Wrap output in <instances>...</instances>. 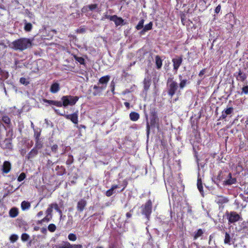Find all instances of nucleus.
<instances>
[{
  "mask_svg": "<svg viewBox=\"0 0 248 248\" xmlns=\"http://www.w3.org/2000/svg\"><path fill=\"white\" fill-rule=\"evenodd\" d=\"M9 239L11 242L14 243L17 240V239H18V236L16 234H13L10 236Z\"/></svg>",
  "mask_w": 248,
  "mask_h": 248,
  "instance_id": "nucleus-44",
  "label": "nucleus"
},
{
  "mask_svg": "<svg viewBox=\"0 0 248 248\" xmlns=\"http://www.w3.org/2000/svg\"><path fill=\"white\" fill-rule=\"evenodd\" d=\"M182 62L183 58L182 56L172 59V62L173 63V70L175 71L176 73L177 72L178 69L182 64Z\"/></svg>",
  "mask_w": 248,
  "mask_h": 248,
  "instance_id": "nucleus-10",
  "label": "nucleus"
},
{
  "mask_svg": "<svg viewBox=\"0 0 248 248\" xmlns=\"http://www.w3.org/2000/svg\"><path fill=\"white\" fill-rule=\"evenodd\" d=\"M243 94H248V85H246L242 87L241 94L242 95Z\"/></svg>",
  "mask_w": 248,
  "mask_h": 248,
  "instance_id": "nucleus-50",
  "label": "nucleus"
},
{
  "mask_svg": "<svg viewBox=\"0 0 248 248\" xmlns=\"http://www.w3.org/2000/svg\"><path fill=\"white\" fill-rule=\"evenodd\" d=\"M151 78L149 76L145 78L143 80V88L144 90L147 92L150 88L151 84Z\"/></svg>",
  "mask_w": 248,
  "mask_h": 248,
  "instance_id": "nucleus-19",
  "label": "nucleus"
},
{
  "mask_svg": "<svg viewBox=\"0 0 248 248\" xmlns=\"http://www.w3.org/2000/svg\"><path fill=\"white\" fill-rule=\"evenodd\" d=\"M113 22H114L116 27L125 24V23L124 22V20L122 17H119L117 15L115 16V18H114Z\"/></svg>",
  "mask_w": 248,
  "mask_h": 248,
  "instance_id": "nucleus-24",
  "label": "nucleus"
},
{
  "mask_svg": "<svg viewBox=\"0 0 248 248\" xmlns=\"http://www.w3.org/2000/svg\"><path fill=\"white\" fill-rule=\"evenodd\" d=\"M87 205V201L84 199H80L77 203V209L79 213L82 212Z\"/></svg>",
  "mask_w": 248,
  "mask_h": 248,
  "instance_id": "nucleus-11",
  "label": "nucleus"
},
{
  "mask_svg": "<svg viewBox=\"0 0 248 248\" xmlns=\"http://www.w3.org/2000/svg\"><path fill=\"white\" fill-rule=\"evenodd\" d=\"M153 26V23L152 21H150L149 23L146 24L144 26L143 29L140 31V35H142L145 34V33L150 31L152 29Z\"/></svg>",
  "mask_w": 248,
  "mask_h": 248,
  "instance_id": "nucleus-18",
  "label": "nucleus"
},
{
  "mask_svg": "<svg viewBox=\"0 0 248 248\" xmlns=\"http://www.w3.org/2000/svg\"><path fill=\"white\" fill-rule=\"evenodd\" d=\"M77 127L79 129V130H80L82 128H83V129H86V127L85 125H83V124H80V125H77Z\"/></svg>",
  "mask_w": 248,
  "mask_h": 248,
  "instance_id": "nucleus-60",
  "label": "nucleus"
},
{
  "mask_svg": "<svg viewBox=\"0 0 248 248\" xmlns=\"http://www.w3.org/2000/svg\"><path fill=\"white\" fill-rule=\"evenodd\" d=\"M141 213L144 215L147 220L149 221L152 212V202L151 200H148L145 204L142 205Z\"/></svg>",
  "mask_w": 248,
  "mask_h": 248,
  "instance_id": "nucleus-5",
  "label": "nucleus"
},
{
  "mask_svg": "<svg viewBox=\"0 0 248 248\" xmlns=\"http://www.w3.org/2000/svg\"><path fill=\"white\" fill-rule=\"evenodd\" d=\"M236 182V179L235 178H232V173H229L228 176V179L223 181V184L224 186H230L232 184H235Z\"/></svg>",
  "mask_w": 248,
  "mask_h": 248,
  "instance_id": "nucleus-13",
  "label": "nucleus"
},
{
  "mask_svg": "<svg viewBox=\"0 0 248 248\" xmlns=\"http://www.w3.org/2000/svg\"><path fill=\"white\" fill-rule=\"evenodd\" d=\"M31 206L30 202L28 201H24L21 203V208L23 211L29 209Z\"/></svg>",
  "mask_w": 248,
  "mask_h": 248,
  "instance_id": "nucleus-29",
  "label": "nucleus"
},
{
  "mask_svg": "<svg viewBox=\"0 0 248 248\" xmlns=\"http://www.w3.org/2000/svg\"><path fill=\"white\" fill-rule=\"evenodd\" d=\"M182 78L183 77L181 75H179V79L180 80L179 86L180 88L182 89L185 88L186 84L189 83V82L186 79H183Z\"/></svg>",
  "mask_w": 248,
  "mask_h": 248,
  "instance_id": "nucleus-25",
  "label": "nucleus"
},
{
  "mask_svg": "<svg viewBox=\"0 0 248 248\" xmlns=\"http://www.w3.org/2000/svg\"><path fill=\"white\" fill-rule=\"evenodd\" d=\"M26 174L24 172H22L20 173L19 176L17 178V181L18 182H21L24 180L26 178Z\"/></svg>",
  "mask_w": 248,
  "mask_h": 248,
  "instance_id": "nucleus-49",
  "label": "nucleus"
},
{
  "mask_svg": "<svg viewBox=\"0 0 248 248\" xmlns=\"http://www.w3.org/2000/svg\"><path fill=\"white\" fill-rule=\"evenodd\" d=\"M20 82L25 85H27L30 83L29 81L25 78L22 77L20 78Z\"/></svg>",
  "mask_w": 248,
  "mask_h": 248,
  "instance_id": "nucleus-45",
  "label": "nucleus"
},
{
  "mask_svg": "<svg viewBox=\"0 0 248 248\" xmlns=\"http://www.w3.org/2000/svg\"><path fill=\"white\" fill-rule=\"evenodd\" d=\"M52 108H53L54 111H55V112L60 116H62V114H65V111H63L62 112H60L59 109H56L53 107Z\"/></svg>",
  "mask_w": 248,
  "mask_h": 248,
  "instance_id": "nucleus-53",
  "label": "nucleus"
},
{
  "mask_svg": "<svg viewBox=\"0 0 248 248\" xmlns=\"http://www.w3.org/2000/svg\"><path fill=\"white\" fill-rule=\"evenodd\" d=\"M234 76L235 77L237 81L242 82H244L247 78L246 73L242 71L240 69H239L238 72H235L234 74Z\"/></svg>",
  "mask_w": 248,
  "mask_h": 248,
  "instance_id": "nucleus-9",
  "label": "nucleus"
},
{
  "mask_svg": "<svg viewBox=\"0 0 248 248\" xmlns=\"http://www.w3.org/2000/svg\"><path fill=\"white\" fill-rule=\"evenodd\" d=\"M29 235L26 233H23L21 235V240L23 241H27L29 239Z\"/></svg>",
  "mask_w": 248,
  "mask_h": 248,
  "instance_id": "nucleus-47",
  "label": "nucleus"
},
{
  "mask_svg": "<svg viewBox=\"0 0 248 248\" xmlns=\"http://www.w3.org/2000/svg\"><path fill=\"white\" fill-rule=\"evenodd\" d=\"M58 148V145L57 144H54L52 146L51 149L52 152L56 153L57 152Z\"/></svg>",
  "mask_w": 248,
  "mask_h": 248,
  "instance_id": "nucleus-54",
  "label": "nucleus"
},
{
  "mask_svg": "<svg viewBox=\"0 0 248 248\" xmlns=\"http://www.w3.org/2000/svg\"><path fill=\"white\" fill-rule=\"evenodd\" d=\"M225 217L228 221V224H234L235 222L242 220V218L236 212L227 211L225 214Z\"/></svg>",
  "mask_w": 248,
  "mask_h": 248,
  "instance_id": "nucleus-6",
  "label": "nucleus"
},
{
  "mask_svg": "<svg viewBox=\"0 0 248 248\" xmlns=\"http://www.w3.org/2000/svg\"><path fill=\"white\" fill-rule=\"evenodd\" d=\"M220 10H221V5L220 4H219L215 8V13L216 14H218L220 11Z\"/></svg>",
  "mask_w": 248,
  "mask_h": 248,
  "instance_id": "nucleus-56",
  "label": "nucleus"
},
{
  "mask_svg": "<svg viewBox=\"0 0 248 248\" xmlns=\"http://www.w3.org/2000/svg\"><path fill=\"white\" fill-rule=\"evenodd\" d=\"M230 241H231V237L230 235V234L226 232L225 235V238L224 240V242L225 244H230Z\"/></svg>",
  "mask_w": 248,
  "mask_h": 248,
  "instance_id": "nucleus-39",
  "label": "nucleus"
},
{
  "mask_svg": "<svg viewBox=\"0 0 248 248\" xmlns=\"http://www.w3.org/2000/svg\"><path fill=\"white\" fill-rule=\"evenodd\" d=\"M79 97L77 96L64 95L61 98L62 102L60 101L47 100L46 99H44L43 102L58 107H62V106L66 107L67 106L75 105Z\"/></svg>",
  "mask_w": 248,
  "mask_h": 248,
  "instance_id": "nucleus-1",
  "label": "nucleus"
},
{
  "mask_svg": "<svg viewBox=\"0 0 248 248\" xmlns=\"http://www.w3.org/2000/svg\"><path fill=\"white\" fill-rule=\"evenodd\" d=\"M13 130L12 128L10 129L6 133V136L10 137L8 138H6L4 140V146L3 147L4 149L12 150L13 149V144H12V139L13 136Z\"/></svg>",
  "mask_w": 248,
  "mask_h": 248,
  "instance_id": "nucleus-7",
  "label": "nucleus"
},
{
  "mask_svg": "<svg viewBox=\"0 0 248 248\" xmlns=\"http://www.w3.org/2000/svg\"><path fill=\"white\" fill-rule=\"evenodd\" d=\"M89 10V8L88 7V5L85 6H84V7L81 9V12H82V13H86V12H88Z\"/></svg>",
  "mask_w": 248,
  "mask_h": 248,
  "instance_id": "nucleus-57",
  "label": "nucleus"
},
{
  "mask_svg": "<svg viewBox=\"0 0 248 248\" xmlns=\"http://www.w3.org/2000/svg\"><path fill=\"white\" fill-rule=\"evenodd\" d=\"M146 134L148 136L150 132V127H159V119L157 116L156 112L155 111H153L151 113L150 123L148 122V116L146 115Z\"/></svg>",
  "mask_w": 248,
  "mask_h": 248,
  "instance_id": "nucleus-3",
  "label": "nucleus"
},
{
  "mask_svg": "<svg viewBox=\"0 0 248 248\" xmlns=\"http://www.w3.org/2000/svg\"><path fill=\"white\" fill-rule=\"evenodd\" d=\"M85 31V29L84 28H80L77 30L78 33H83Z\"/></svg>",
  "mask_w": 248,
  "mask_h": 248,
  "instance_id": "nucleus-59",
  "label": "nucleus"
},
{
  "mask_svg": "<svg viewBox=\"0 0 248 248\" xmlns=\"http://www.w3.org/2000/svg\"><path fill=\"white\" fill-rule=\"evenodd\" d=\"M60 84L57 81H55L52 83L50 86L49 91L52 93H56L60 90Z\"/></svg>",
  "mask_w": 248,
  "mask_h": 248,
  "instance_id": "nucleus-15",
  "label": "nucleus"
},
{
  "mask_svg": "<svg viewBox=\"0 0 248 248\" xmlns=\"http://www.w3.org/2000/svg\"><path fill=\"white\" fill-rule=\"evenodd\" d=\"M11 170V164L8 161H5L2 166L1 170L3 173H9Z\"/></svg>",
  "mask_w": 248,
  "mask_h": 248,
  "instance_id": "nucleus-16",
  "label": "nucleus"
},
{
  "mask_svg": "<svg viewBox=\"0 0 248 248\" xmlns=\"http://www.w3.org/2000/svg\"><path fill=\"white\" fill-rule=\"evenodd\" d=\"M19 214V210L16 207H13L11 208L9 212V215L12 218L16 217Z\"/></svg>",
  "mask_w": 248,
  "mask_h": 248,
  "instance_id": "nucleus-20",
  "label": "nucleus"
},
{
  "mask_svg": "<svg viewBox=\"0 0 248 248\" xmlns=\"http://www.w3.org/2000/svg\"><path fill=\"white\" fill-rule=\"evenodd\" d=\"M155 60L157 69H160L162 65V60H161L160 57L158 55L156 56L155 57Z\"/></svg>",
  "mask_w": 248,
  "mask_h": 248,
  "instance_id": "nucleus-30",
  "label": "nucleus"
},
{
  "mask_svg": "<svg viewBox=\"0 0 248 248\" xmlns=\"http://www.w3.org/2000/svg\"><path fill=\"white\" fill-rule=\"evenodd\" d=\"M68 241H62V243L55 246V248H69Z\"/></svg>",
  "mask_w": 248,
  "mask_h": 248,
  "instance_id": "nucleus-35",
  "label": "nucleus"
},
{
  "mask_svg": "<svg viewBox=\"0 0 248 248\" xmlns=\"http://www.w3.org/2000/svg\"><path fill=\"white\" fill-rule=\"evenodd\" d=\"M98 7L97 4H92L88 5V7L90 11H93L97 9Z\"/></svg>",
  "mask_w": 248,
  "mask_h": 248,
  "instance_id": "nucleus-48",
  "label": "nucleus"
},
{
  "mask_svg": "<svg viewBox=\"0 0 248 248\" xmlns=\"http://www.w3.org/2000/svg\"><path fill=\"white\" fill-rule=\"evenodd\" d=\"M203 234V231L202 229H199L197 232H194L193 235V239L194 240L197 239L199 237L202 236Z\"/></svg>",
  "mask_w": 248,
  "mask_h": 248,
  "instance_id": "nucleus-31",
  "label": "nucleus"
},
{
  "mask_svg": "<svg viewBox=\"0 0 248 248\" xmlns=\"http://www.w3.org/2000/svg\"><path fill=\"white\" fill-rule=\"evenodd\" d=\"M109 79L110 76L109 75L103 76L99 79L98 84H102V86H107V83L109 81Z\"/></svg>",
  "mask_w": 248,
  "mask_h": 248,
  "instance_id": "nucleus-23",
  "label": "nucleus"
},
{
  "mask_svg": "<svg viewBox=\"0 0 248 248\" xmlns=\"http://www.w3.org/2000/svg\"><path fill=\"white\" fill-rule=\"evenodd\" d=\"M72 55L77 62H79L80 64L85 65V60L83 58L78 57L75 54H72Z\"/></svg>",
  "mask_w": 248,
  "mask_h": 248,
  "instance_id": "nucleus-32",
  "label": "nucleus"
},
{
  "mask_svg": "<svg viewBox=\"0 0 248 248\" xmlns=\"http://www.w3.org/2000/svg\"><path fill=\"white\" fill-rule=\"evenodd\" d=\"M43 147V143L40 140H35V146L33 147L37 150L41 149Z\"/></svg>",
  "mask_w": 248,
  "mask_h": 248,
  "instance_id": "nucleus-38",
  "label": "nucleus"
},
{
  "mask_svg": "<svg viewBox=\"0 0 248 248\" xmlns=\"http://www.w3.org/2000/svg\"><path fill=\"white\" fill-rule=\"evenodd\" d=\"M197 187L200 192L202 194L203 193V189L202 186V183L201 178H198L197 180Z\"/></svg>",
  "mask_w": 248,
  "mask_h": 248,
  "instance_id": "nucleus-33",
  "label": "nucleus"
},
{
  "mask_svg": "<svg viewBox=\"0 0 248 248\" xmlns=\"http://www.w3.org/2000/svg\"><path fill=\"white\" fill-rule=\"evenodd\" d=\"M69 248H82V245L81 244H72L68 242Z\"/></svg>",
  "mask_w": 248,
  "mask_h": 248,
  "instance_id": "nucleus-43",
  "label": "nucleus"
},
{
  "mask_svg": "<svg viewBox=\"0 0 248 248\" xmlns=\"http://www.w3.org/2000/svg\"><path fill=\"white\" fill-rule=\"evenodd\" d=\"M144 21L145 20L144 19H141L140 20L138 24L135 27V28L137 30H141L143 29L144 27Z\"/></svg>",
  "mask_w": 248,
  "mask_h": 248,
  "instance_id": "nucleus-34",
  "label": "nucleus"
},
{
  "mask_svg": "<svg viewBox=\"0 0 248 248\" xmlns=\"http://www.w3.org/2000/svg\"><path fill=\"white\" fill-rule=\"evenodd\" d=\"M119 186H118V185H112L111 187V188L108 190L106 192V195L107 196V197H110L111 196V195H112V194H113L114 193V190L118 188Z\"/></svg>",
  "mask_w": 248,
  "mask_h": 248,
  "instance_id": "nucleus-28",
  "label": "nucleus"
},
{
  "mask_svg": "<svg viewBox=\"0 0 248 248\" xmlns=\"http://www.w3.org/2000/svg\"><path fill=\"white\" fill-rule=\"evenodd\" d=\"M38 153V150L36 149L33 148L31 151L28 153L27 158L28 159H30L33 158L35 157Z\"/></svg>",
  "mask_w": 248,
  "mask_h": 248,
  "instance_id": "nucleus-26",
  "label": "nucleus"
},
{
  "mask_svg": "<svg viewBox=\"0 0 248 248\" xmlns=\"http://www.w3.org/2000/svg\"><path fill=\"white\" fill-rule=\"evenodd\" d=\"M229 202L228 199L223 196H217L216 197L215 202L219 205H222L223 204Z\"/></svg>",
  "mask_w": 248,
  "mask_h": 248,
  "instance_id": "nucleus-14",
  "label": "nucleus"
},
{
  "mask_svg": "<svg viewBox=\"0 0 248 248\" xmlns=\"http://www.w3.org/2000/svg\"><path fill=\"white\" fill-rule=\"evenodd\" d=\"M167 86L168 94L171 97L175 94L179 87L177 82L173 80V77L168 78Z\"/></svg>",
  "mask_w": 248,
  "mask_h": 248,
  "instance_id": "nucleus-4",
  "label": "nucleus"
},
{
  "mask_svg": "<svg viewBox=\"0 0 248 248\" xmlns=\"http://www.w3.org/2000/svg\"><path fill=\"white\" fill-rule=\"evenodd\" d=\"M49 220V218L48 217L47 215L42 219V221H44V222H48Z\"/></svg>",
  "mask_w": 248,
  "mask_h": 248,
  "instance_id": "nucleus-64",
  "label": "nucleus"
},
{
  "mask_svg": "<svg viewBox=\"0 0 248 248\" xmlns=\"http://www.w3.org/2000/svg\"><path fill=\"white\" fill-rule=\"evenodd\" d=\"M68 238L71 241H75L77 239V237L75 233H70L68 235Z\"/></svg>",
  "mask_w": 248,
  "mask_h": 248,
  "instance_id": "nucleus-42",
  "label": "nucleus"
},
{
  "mask_svg": "<svg viewBox=\"0 0 248 248\" xmlns=\"http://www.w3.org/2000/svg\"><path fill=\"white\" fill-rule=\"evenodd\" d=\"M130 119L133 122L138 121L140 118V114L136 112H131L129 114Z\"/></svg>",
  "mask_w": 248,
  "mask_h": 248,
  "instance_id": "nucleus-27",
  "label": "nucleus"
},
{
  "mask_svg": "<svg viewBox=\"0 0 248 248\" xmlns=\"http://www.w3.org/2000/svg\"><path fill=\"white\" fill-rule=\"evenodd\" d=\"M206 71V68H203L202 70H201L199 73V76L202 77L203 75L205 73Z\"/></svg>",
  "mask_w": 248,
  "mask_h": 248,
  "instance_id": "nucleus-55",
  "label": "nucleus"
},
{
  "mask_svg": "<svg viewBox=\"0 0 248 248\" xmlns=\"http://www.w3.org/2000/svg\"><path fill=\"white\" fill-rule=\"evenodd\" d=\"M1 121L7 125V127L11 129L12 123L11 119L6 115H3L1 117Z\"/></svg>",
  "mask_w": 248,
  "mask_h": 248,
  "instance_id": "nucleus-22",
  "label": "nucleus"
},
{
  "mask_svg": "<svg viewBox=\"0 0 248 248\" xmlns=\"http://www.w3.org/2000/svg\"><path fill=\"white\" fill-rule=\"evenodd\" d=\"M234 108L232 107L227 108L226 109L223 110L222 112V114L219 117V120H223L226 119L228 115L232 114L233 112Z\"/></svg>",
  "mask_w": 248,
  "mask_h": 248,
  "instance_id": "nucleus-12",
  "label": "nucleus"
},
{
  "mask_svg": "<svg viewBox=\"0 0 248 248\" xmlns=\"http://www.w3.org/2000/svg\"><path fill=\"white\" fill-rule=\"evenodd\" d=\"M109 16V15H108L107 13H105L104 14L103 16L102 17L101 20H103L105 19H108V18Z\"/></svg>",
  "mask_w": 248,
  "mask_h": 248,
  "instance_id": "nucleus-62",
  "label": "nucleus"
},
{
  "mask_svg": "<svg viewBox=\"0 0 248 248\" xmlns=\"http://www.w3.org/2000/svg\"><path fill=\"white\" fill-rule=\"evenodd\" d=\"M115 16H116V15H114L113 16L109 15V16L108 17V19H109L110 21H113V20H114V18H115Z\"/></svg>",
  "mask_w": 248,
  "mask_h": 248,
  "instance_id": "nucleus-63",
  "label": "nucleus"
},
{
  "mask_svg": "<svg viewBox=\"0 0 248 248\" xmlns=\"http://www.w3.org/2000/svg\"><path fill=\"white\" fill-rule=\"evenodd\" d=\"M40 136V132H35L34 133L35 140H40V139H39Z\"/></svg>",
  "mask_w": 248,
  "mask_h": 248,
  "instance_id": "nucleus-58",
  "label": "nucleus"
},
{
  "mask_svg": "<svg viewBox=\"0 0 248 248\" xmlns=\"http://www.w3.org/2000/svg\"><path fill=\"white\" fill-rule=\"evenodd\" d=\"M56 229V227L54 224H50L48 226V230L50 232H54Z\"/></svg>",
  "mask_w": 248,
  "mask_h": 248,
  "instance_id": "nucleus-46",
  "label": "nucleus"
},
{
  "mask_svg": "<svg viewBox=\"0 0 248 248\" xmlns=\"http://www.w3.org/2000/svg\"><path fill=\"white\" fill-rule=\"evenodd\" d=\"M53 211L52 207L50 206V204L49 205L48 207L47 208L46 210V214L47 216L51 215L52 212Z\"/></svg>",
  "mask_w": 248,
  "mask_h": 248,
  "instance_id": "nucleus-52",
  "label": "nucleus"
},
{
  "mask_svg": "<svg viewBox=\"0 0 248 248\" xmlns=\"http://www.w3.org/2000/svg\"><path fill=\"white\" fill-rule=\"evenodd\" d=\"M55 170L57 171V175L59 176H62L66 173L65 168L62 166H57Z\"/></svg>",
  "mask_w": 248,
  "mask_h": 248,
  "instance_id": "nucleus-21",
  "label": "nucleus"
},
{
  "mask_svg": "<svg viewBox=\"0 0 248 248\" xmlns=\"http://www.w3.org/2000/svg\"><path fill=\"white\" fill-rule=\"evenodd\" d=\"M12 48L16 50L23 51L31 46V40L27 38H20L12 43Z\"/></svg>",
  "mask_w": 248,
  "mask_h": 248,
  "instance_id": "nucleus-2",
  "label": "nucleus"
},
{
  "mask_svg": "<svg viewBox=\"0 0 248 248\" xmlns=\"http://www.w3.org/2000/svg\"><path fill=\"white\" fill-rule=\"evenodd\" d=\"M62 115V116H63L66 119L70 120L75 124H78V111L71 114H63Z\"/></svg>",
  "mask_w": 248,
  "mask_h": 248,
  "instance_id": "nucleus-8",
  "label": "nucleus"
},
{
  "mask_svg": "<svg viewBox=\"0 0 248 248\" xmlns=\"http://www.w3.org/2000/svg\"><path fill=\"white\" fill-rule=\"evenodd\" d=\"M74 157L72 155H69L68 156V159L66 161V164L67 165H70L74 162Z\"/></svg>",
  "mask_w": 248,
  "mask_h": 248,
  "instance_id": "nucleus-40",
  "label": "nucleus"
},
{
  "mask_svg": "<svg viewBox=\"0 0 248 248\" xmlns=\"http://www.w3.org/2000/svg\"><path fill=\"white\" fill-rule=\"evenodd\" d=\"M240 149H243L244 151H246L248 150V146H246V144L243 142H241L239 145Z\"/></svg>",
  "mask_w": 248,
  "mask_h": 248,
  "instance_id": "nucleus-51",
  "label": "nucleus"
},
{
  "mask_svg": "<svg viewBox=\"0 0 248 248\" xmlns=\"http://www.w3.org/2000/svg\"><path fill=\"white\" fill-rule=\"evenodd\" d=\"M50 206L52 207V209L54 208L60 214H62V211L60 209L57 203H53L50 204Z\"/></svg>",
  "mask_w": 248,
  "mask_h": 248,
  "instance_id": "nucleus-41",
  "label": "nucleus"
},
{
  "mask_svg": "<svg viewBox=\"0 0 248 248\" xmlns=\"http://www.w3.org/2000/svg\"><path fill=\"white\" fill-rule=\"evenodd\" d=\"M106 88V86H99L97 85H94L93 89L94 92H93V95L94 96L100 95L102 92Z\"/></svg>",
  "mask_w": 248,
  "mask_h": 248,
  "instance_id": "nucleus-17",
  "label": "nucleus"
},
{
  "mask_svg": "<svg viewBox=\"0 0 248 248\" xmlns=\"http://www.w3.org/2000/svg\"><path fill=\"white\" fill-rule=\"evenodd\" d=\"M133 212V210H131L130 211V212H128L126 214V217L127 218H130L132 217V214L131 213V212Z\"/></svg>",
  "mask_w": 248,
  "mask_h": 248,
  "instance_id": "nucleus-61",
  "label": "nucleus"
},
{
  "mask_svg": "<svg viewBox=\"0 0 248 248\" xmlns=\"http://www.w3.org/2000/svg\"><path fill=\"white\" fill-rule=\"evenodd\" d=\"M0 75L3 78L5 79H7L9 77L8 72L2 69L1 68H0Z\"/></svg>",
  "mask_w": 248,
  "mask_h": 248,
  "instance_id": "nucleus-37",
  "label": "nucleus"
},
{
  "mask_svg": "<svg viewBox=\"0 0 248 248\" xmlns=\"http://www.w3.org/2000/svg\"><path fill=\"white\" fill-rule=\"evenodd\" d=\"M32 29V25L31 23H25L24 29L26 31L29 32L31 31Z\"/></svg>",
  "mask_w": 248,
  "mask_h": 248,
  "instance_id": "nucleus-36",
  "label": "nucleus"
}]
</instances>
